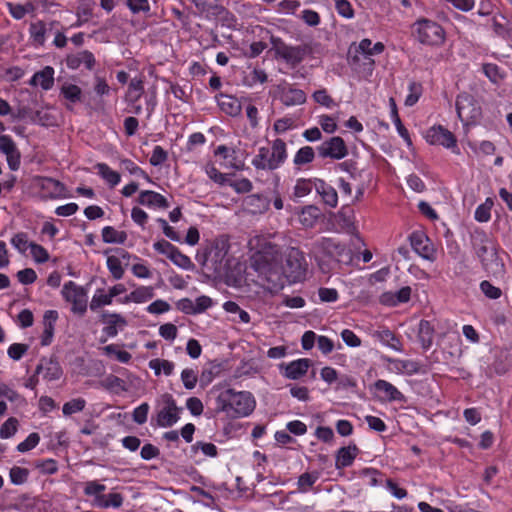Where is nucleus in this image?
<instances>
[{
	"label": "nucleus",
	"instance_id": "nucleus-1",
	"mask_svg": "<svg viewBox=\"0 0 512 512\" xmlns=\"http://www.w3.org/2000/svg\"><path fill=\"white\" fill-rule=\"evenodd\" d=\"M281 260L282 256L278 247L271 244L264 247L251 259L250 267L258 273L263 282L267 283V289L270 291L281 290L286 284L280 264Z\"/></svg>",
	"mask_w": 512,
	"mask_h": 512
},
{
	"label": "nucleus",
	"instance_id": "nucleus-2",
	"mask_svg": "<svg viewBox=\"0 0 512 512\" xmlns=\"http://www.w3.org/2000/svg\"><path fill=\"white\" fill-rule=\"evenodd\" d=\"M216 402L217 411L225 412L233 418L248 416L255 408L252 394L246 391L227 389L219 394Z\"/></svg>",
	"mask_w": 512,
	"mask_h": 512
},
{
	"label": "nucleus",
	"instance_id": "nucleus-3",
	"mask_svg": "<svg viewBox=\"0 0 512 512\" xmlns=\"http://www.w3.org/2000/svg\"><path fill=\"white\" fill-rule=\"evenodd\" d=\"M229 247L227 239L223 237L217 238L205 248L202 254H197V260L207 270L212 271L214 274L222 275L228 267L227 255Z\"/></svg>",
	"mask_w": 512,
	"mask_h": 512
},
{
	"label": "nucleus",
	"instance_id": "nucleus-4",
	"mask_svg": "<svg viewBox=\"0 0 512 512\" xmlns=\"http://www.w3.org/2000/svg\"><path fill=\"white\" fill-rule=\"evenodd\" d=\"M306 261L303 253L296 248H291L285 256L282 266L286 282L292 283L304 278Z\"/></svg>",
	"mask_w": 512,
	"mask_h": 512
},
{
	"label": "nucleus",
	"instance_id": "nucleus-5",
	"mask_svg": "<svg viewBox=\"0 0 512 512\" xmlns=\"http://www.w3.org/2000/svg\"><path fill=\"white\" fill-rule=\"evenodd\" d=\"M158 405L161 407L156 415L157 425L160 427L173 426L179 420V413L182 408L177 406L175 399L169 393L161 395Z\"/></svg>",
	"mask_w": 512,
	"mask_h": 512
},
{
	"label": "nucleus",
	"instance_id": "nucleus-6",
	"mask_svg": "<svg viewBox=\"0 0 512 512\" xmlns=\"http://www.w3.org/2000/svg\"><path fill=\"white\" fill-rule=\"evenodd\" d=\"M416 36L417 39L428 45H439L444 41V30L436 22L421 19L416 23Z\"/></svg>",
	"mask_w": 512,
	"mask_h": 512
},
{
	"label": "nucleus",
	"instance_id": "nucleus-7",
	"mask_svg": "<svg viewBox=\"0 0 512 512\" xmlns=\"http://www.w3.org/2000/svg\"><path fill=\"white\" fill-rule=\"evenodd\" d=\"M276 55L284 59L288 64L296 66L310 53L308 45L289 46L281 39H272Z\"/></svg>",
	"mask_w": 512,
	"mask_h": 512
},
{
	"label": "nucleus",
	"instance_id": "nucleus-8",
	"mask_svg": "<svg viewBox=\"0 0 512 512\" xmlns=\"http://www.w3.org/2000/svg\"><path fill=\"white\" fill-rule=\"evenodd\" d=\"M456 110L459 119L469 124L475 122L481 116V108L475 98L468 93H461L456 100Z\"/></svg>",
	"mask_w": 512,
	"mask_h": 512
},
{
	"label": "nucleus",
	"instance_id": "nucleus-9",
	"mask_svg": "<svg viewBox=\"0 0 512 512\" xmlns=\"http://www.w3.org/2000/svg\"><path fill=\"white\" fill-rule=\"evenodd\" d=\"M62 295L66 301L72 303V311L84 315L87 310L86 291L83 287L76 285L73 281L64 284Z\"/></svg>",
	"mask_w": 512,
	"mask_h": 512
},
{
	"label": "nucleus",
	"instance_id": "nucleus-10",
	"mask_svg": "<svg viewBox=\"0 0 512 512\" xmlns=\"http://www.w3.org/2000/svg\"><path fill=\"white\" fill-rule=\"evenodd\" d=\"M316 150L321 158H331L336 160H340L348 154L347 146L344 140L339 136H334L329 140L322 142Z\"/></svg>",
	"mask_w": 512,
	"mask_h": 512
},
{
	"label": "nucleus",
	"instance_id": "nucleus-11",
	"mask_svg": "<svg viewBox=\"0 0 512 512\" xmlns=\"http://www.w3.org/2000/svg\"><path fill=\"white\" fill-rule=\"evenodd\" d=\"M319 246L326 255L334 258L338 262L348 264L352 261L351 251L334 239L323 238Z\"/></svg>",
	"mask_w": 512,
	"mask_h": 512
},
{
	"label": "nucleus",
	"instance_id": "nucleus-12",
	"mask_svg": "<svg viewBox=\"0 0 512 512\" xmlns=\"http://www.w3.org/2000/svg\"><path fill=\"white\" fill-rule=\"evenodd\" d=\"M0 151L5 154L9 168L17 171L21 164V154L10 136H0Z\"/></svg>",
	"mask_w": 512,
	"mask_h": 512
},
{
	"label": "nucleus",
	"instance_id": "nucleus-13",
	"mask_svg": "<svg viewBox=\"0 0 512 512\" xmlns=\"http://www.w3.org/2000/svg\"><path fill=\"white\" fill-rule=\"evenodd\" d=\"M410 243L413 250L424 259L434 261L435 250L429 238L422 232H413L410 235Z\"/></svg>",
	"mask_w": 512,
	"mask_h": 512
},
{
	"label": "nucleus",
	"instance_id": "nucleus-14",
	"mask_svg": "<svg viewBox=\"0 0 512 512\" xmlns=\"http://www.w3.org/2000/svg\"><path fill=\"white\" fill-rule=\"evenodd\" d=\"M426 140L432 145H442L446 148L456 146L453 133L441 125L431 127L426 133Z\"/></svg>",
	"mask_w": 512,
	"mask_h": 512
},
{
	"label": "nucleus",
	"instance_id": "nucleus-15",
	"mask_svg": "<svg viewBox=\"0 0 512 512\" xmlns=\"http://www.w3.org/2000/svg\"><path fill=\"white\" fill-rule=\"evenodd\" d=\"M41 373L43 374V378L45 380L54 381L60 379L63 371L56 358L43 357L35 370V374L39 375Z\"/></svg>",
	"mask_w": 512,
	"mask_h": 512
},
{
	"label": "nucleus",
	"instance_id": "nucleus-16",
	"mask_svg": "<svg viewBox=\"0 0 512 512\" xmlns=\"http://www.w3.org/2000/svg\"><path fill=\"white\" fill-rule=\"evenodd\" d=\"M371 45L370 39H363L358 45L352 44L348 50V61L351 64H357L363 60H367L369 65L374 64V60L371 58Z\"/></svg>",
	"mask_w": 512,
	"mask_h": 512
},
{
	"label": "nucleus",
	"instance_id": "nucleus-17",
	"mask_svg": "<svg viewBox=\"0 0 512 512\" xmlns=\"http://www.w3.org/2000/svg\"><path fill=\"white\" fill-rule=\"evenodd\" d=\"M59 22L57 21H36L30 24L29 32L33 41L42 46L45 43L46 35H49L54 32V30L59 27Z\"/></svg>",
	"mask_w": 512,
	"mask_h": 512
},
{
	"label": "nucleus",
	"instance_id": "nucleus-18",
	"mask_svg": "<svg viewBox=\"0 0 512 512\" xmlns=\"http://www.w3.org/2000/svg\"><path fill=\"white\" fill-rule=\"evenodd\" d=\"M471 244L479 259L484 257L495 247L488 234L480 229L474 230L471 234Z\"/></svg>",
	"mask_w": 512,
	"mask_h": 512
},
{
	"label": "nucleus",
	"instance_id": "nucleus-19",
	"mask_svg": "<svg viewBox=\"0 0 512 512\" xmlns=\"http://www.w3.org/2000/svg\"><path fill=\"white\" fill-rule=\"evenodd\" d=\"M312 365V361L307 358H302L298 360H294L288 364H281L280 367L284 368L283 375L292 380H297L303 377L310 366Z\"/></svg>",
	"mask_w": 512,
	"mask_h": 512
},
{
	"label": "nucleus",
	"instance_id": "nucleus-20",
	"mask_svg": "<svg viewBox=\"0 0 512 512\" xmlns=\"http://www.w3.org/2000/svg\"><path fill=\"white\" fill-rule=\"evenodd\" d=\"M280 101L285 106L301 105L306 102V94L303 90L293 88L292 86H283L280 88Z\"/></svg>",
	"mask_w": 512,
	"mask_h": 512
},
{
	"label": "nucleus",
	"instance_id": "nucleus-21",
	"mask_svg": "<svg viewBox=\"0 0 512 512\" xmlns=\"http://www.w3.org/2000/svg\"><path fill=\"white\" fill-rule=\"evenodd\" d=\"M479 260L484 270L489 274L502 275L504 273V264L498 256L496 246Z\"/></svg>",
	"mask_w": 512,
	"mask_h": 512
},
{
	"label": "nucleus",
	"instance_id": "nucleus-22",
	"mask_svg": "<svg viewBox=\"0 0 512 512\" xmlns=\"http://www.w3.org/2000/svg\"><path fill=\"white\" fill-rule=\"evenodd\" d=\"M66 64L68 68L73 70L78 69L82 64H84L88 70H92L95 65V57L90 51L83 50L76 54L68 55Z\"/></svg>",
	"mask_w": 512,
	"mask_h": 512
},
{
	"label": "nucleus",
	"instance_id": "nucleus-23",
	"mask_svg": "<svg viewBox=\"0 0 512 512\" xmlns=\"http://www.w3.org/2000/svg\"><path fill=\"white\" fill-rule=\"evenodd\" d=\"M269 165L273 166L274 170L279 168L287 159L286 143L277 138L272 142L271 150L269 149Z\"/></svg>",
	"mask_w": 512,
	"mask_h": 512
},
{
	"label": "nucleus",
	"instance_id": "nucleus-24",
	"mask_svg": "<svg viewBox=\"0 0 512 512\" xmlns=\"http://www.w3.org/2000/svg\"><path fill=\"white\" fill-rule=\"evenodd\" d=\"M314 188L316 192L322 197L324 203L332 208L338 204L337 191L325 181L321 179L314 180Z\"/></svg>",
	"mask_w": 512,
	"mask_h": 512
},
{
	"label": "nucleus",
	"instance_id": "nucleus-25",
	"mask_svg": "<svg viewBox=\"0 0 512 512\" xmlns=\"http://www.w3.org/2000/svg\"><path fill=\"white\" fill-rule=\"evenodd\" d=\"M216 99L220 109L227 115L235 117L241 113V103L234 96L220 93Z\"/></svg>",
	"mask_w": 512,
	"mask_h": 512
},
{
	"label": "nucleus",
	"instance_id": "nucleus-26",
	"mask_svg": "<svg viewBox=\"0 0 512 512\" xmlns=\"http://www.w3.org/2000/svg\"><path fill=\"white\" fill-rule=\"evenodd\" d=\"M58 319V312L55 310H47L43 316L44 331L41 337V345L48 346L51 344L55 322Z\"/></svg>",
	"mask_w": 512,
	"mask_h": 512
},
{
	"label": "nucleus",
	"instance_id": "nucleus-27",
	"mask_svg": "<svg viewBox=\"0 0 512 512\" xmlns=\"http://www.w3.org/2000/svg\"><path fill=\"white\" fill-rule=\"evenodd\" d=\"M138 203L140 205L159 207L163 209L169 207V203L163 195L151 190L142 191L139 194Z\"/></svg>",
	"mask_w": 512,
	"mask_h": 512
},
{
	"label": "nucleus",
	"instance_id": "nucleus-28",
	"mask_svg": "<svg viewBox=\"0 0 512 512\" xmlns=\"http://www.w3.org/2000/svg\"><path fill=\"white\" fill-rule=\"evenodd\" d=\"M359 452L358 447L353 444L347 447H341L336 455L335 467L342 469L352 465L354 459L357 457Z\"/></svg>",
	"mask_w": 512,
	"mask_h": 512
},
{
	"label": "nucleus",
	"instance_id": "nucleus-29",
	"mask_svg": "<svg viewBox=\"0 0 512 512\" xmlns=\"http://www.w3.org/2000/svg\"><path fill=\"white\" fill-rule=\"evenodd\" d=\"M101 321L107 324L104 328V332L110 337L117 335V326L124 327L127 324L126 320L120 314L116 313H102Z\"/></svg>",
	"mask_w": 512,
	"mask_h": 512
},
{
	"label": "nucleus",
	"instance_id": "nucleus-30",
	"mask_svg": "<svg viewBox=\"0 0 512 512\" xmlns=\"http://www.w3.org/2000/svg\"><path fill=\"white\" fill-rule=\"evenodd\" d=\"M434 327L427 320H421L419 323L418 338L423 349L427 350L433 343Z\"/></svg>",
	"mask_w": 512,
	"mask_h": 512
},
{
	"label": "nucleus",
	"instance_id": "nucleus-31",
	"mask_svg": "<svg viewBox=\"0 0 512 512\" xmlns=\"http://www.w3.org/2000/svg\"><path fill=\"white\" fill-rule=\"evenodd\" d=\"M376 390L383 392L388 401H401L403 394L391 383L385 380H377L374 384Z\"/></svg>",
	"mask_w": 512,
	"mask_h": 512
},
{
	"label": "nucleus",
	"instance_id": "nucleus-32",
	"mask_svg": "<svg viewBox=\"0 0 512 512\" xmlns=\"http://www.w3.org/2000/svg\"><path fill=\"white\" fill-rule=\"evenodd\" d=\"M39 114V111H34L30 105L26 104L23 100H17L16 112L12 114V117L17 120L29 119L35 122Z\"/></svg>",
	"mask_w": 512,
	"mask_h": 512
},
{
	"label": "nucleus",
	"instance_id": "nucleus-33",
	"mask_svg": "<svg viewBox=\"0 0 512 512\" xmlns=\"http://www.w3.org/2000/svg\"><path fill=\"white\" fill-rule=\"evenodd\" d=\"M123 503V497L120 493H110L107 495H98L95 498L96 506L100 508H119Z\"/></svg>",
	"mask_w": 512,
	"mask_h": 512
},
{
	"label": "nucleus",
	"instance_id": "nucleus-34",
	"mask_svg": "<svg viewBox=\"0 0 512 512\" xmlns=\"http://www.w3.org/2000/svg\"><path fill=\"white\" fill-rule=\"evenodd\" d=\"M102 239L105 243L123 244L127 234L124 231H117L114 227L106 226L102 229Z\"/></svg>",
	"mask_w": 512,
	"mask_h": 512
},
{
	"label": "nucleus",
	"instance_id": "nucleus-35",
	"mask_svg": "<svg viewBox=\"0 0 512 512\" xmlns=\"http://www.w3.org/2000/svg\"><path fill=\"white\" fill-rule=\"evenodd\" d=\"M321 212L318 207L309 205L302 209L301 215H300V222L305 227H313L315 223L317 222Z\"/></svg>",
	"mask_w": 512,
	"mask_h": 512
},
{
	"label": "nucleus",
	"instance_id": "nucleus-36",
	"mask_svg": "<svg viewBox=\"0 0 512 512\" xmlns=\"http://www.w3.org/2000/svg\"><path fill=\"white\" fill-rule=\"evenodd\" d=\"M102 387L115 393L127 391L125 381L118 376L109 374L101 381Z\"/></svg>",
	"mask_w": 512,
	"mask_h": 512
},
{
	"label": "nucleus",
	"instance_id": "nucleus-37",
	"mask_svg": "<svg viewBox=\"0 0 512 512\" xmlns=\"http://www.w3.org/2000/svg\"><path fill=\"white\" fill-rule=\"evenodd\" d=\"M98 174L106 180L111 187L116 186L120 182V174L113 171L107 164L98 163L96 166Z\"/></svg>",
	"mask_w": 512,
	"mask_h": 512
},
{
	"label": "nucleus",
	"instance_id": "nucleus-38",
	"mask_svg": "<svg viewBox=\"0 0 512 512\" xmlns=\"http://www.w3.org/2000/svg\"><path fill=\"white\" fill-rule=\"evenodd\" d=\"M269 148L260 147L258 154L253 158L252 164L258 170H274L273 166H268L269 161Z\"/></svg>",
	"mask_w": 512,
	"mask_h": 512
},
{
	"label": "nucleus",
	"instance_id": "nucleus-39",
	"mask_svg": "<svg viewBox=\"0 0 512 512\" xmlns=\"http://www.w3.org/2000/svg\"><path fill=\"white\" fill-rule=\"evenodd\" d=\"M246 204L253 207V212H264L268 210L270 201L267 197L259 194L249 195L246 200Z\"/></svg>",
	"mask_w": 512,
	"mask_h": 512
},
{
	"label": "nucleus",
	"instance_id": "nucleus-40",
	"mask_svg": "<svg viewBox=\"0 0 512 512\" xmlns=\"http://www.w3.org/2000/svg\"><path fill=\"white\" fill-rule=\"evenodd\" d=\"M340 225L348 232L354 233L353 210L349 207H342L338 213Z\"/></svg>",
	"mask_w": 512,
	"mask_h": 512
},
{
	"label": "nucleus",
	"instance_id": "nucleus-41",
	"mask_svg": "<svg viewBox=\"0 0 512 512\" xmlns=\"http://www.w3.org/2000/svg\"><path fill=\"white\" fill-rule=\"evenodd\" d=\"M315 158L314 149L310 146L300 148L294 156V164L297 166L311 163Z\"/></svg>",
	"mask_w": 512,
	"mask_h": 512
},
{
	"label": "nucleus",
	"instance_id": "nucleus-42",
	"mask_svg": "<svg viewBox=\"0 0 512 512\" xmlns=\"http://www.w3.org/2000/svg\"><path fill=\"white\" fill-rule=\"evenodd\" d=\"M149 367L154 370L156 375H160L161 371L165 375H171L174 370V364L164 359H152L149 362Z\"/></svg>",
	"mask_w": 512,
	"mask_h": 512
},
{
	"label": "nucleus",
	"instance_id": "nucleus-43",
	"mask_svg": "<svg viewBox=\"0 0 512 512\" xmlns=\"http://www.w3.org/2000/svg\"><path fill=\"white\" fill-rule=\"evenodd\" d=\"M112 300L113 299L110 297L109 293L105 294L104 290L98 289L92 297L89 306L92 311H97L99 308L105 305H110Z\"/></svg>",
	"mask_w": 512,
	"mask_h": 512
},
{
	"label": "nucleus",
	"instance_id": "nucleus-44",
	"mask_svg": "<svg viewBox=\"0 0 512 512\" xmlns=\"http://www.w3.org/2000/svg\"><path fill=\"white\" fill-rule=\"evenodd\" d=\"M39 85L44 90H49L54 84V69L51 66L44 67L41 71H38Z\"/></svg>",
	"mask_w": 512,
	"mask_h": 512
},
{
	"label": "nucleus",
	"instance_id": "nucleus-45",
	"mask_svg": "<svg viewBox=\"0 0 512 512\" xmlns=\"http://www.w3.org/2000/svg\"><path fill=\"white\" fill-rule=\"evenodd\" d=\"M61 94L70 102L76 103L81 100L82 91L77 85L66 83L61 87Z\"/></svg>",
	"mask_w": 512,
	"mask_h": 512
},
{
	"label": "nucleus",
	"instance_id": "nucleus-46",
	"mask_svg": "<svg viewBox=\"0 0 512 512\" xmlns=\"http://www.w3.org/2000/svg\"><path fill=\"white\" fill-rule=\"evenodd\" d=\"M144 91L143 82L139 79H132L127 91V100L134 103L139 100Z\"/></svg>",
	"mask_w": 512,
	"mask_h": 512
},
{
	"label": "nucleus",
	"instance_id": "nucleus-47",
	"mask_svg": "<svg viewBox=\"0 0 512 512\" xmlns=\"http://www.w3.org/2000/svg\"><path fill=\"white\" fill-rule=\"evenodd\" d=\"M154 297V289L151 286H141L132 291L131 299L135 303H144Z\"/></svg>",
	"mask_w": 512,
	"mask_h": 512
},
{
	"label": "nucleus",
	"instance_id": "nucleus-48",
	"mask_svg": "<svg viewBox=\"0 0 512 512\" xmlns=\"http://www.w3.org/2000/svg\"><path fill=\"white\" fill-rule=\"evenodd\" d=\"M86 406V401L83 398H75L63 405L62 411L65 416H70L74 413L83 411Z\"/></svg>",
	"mask_w": 512,
	"mask_h": 512
},
{
	"label": "nucleus",
	"instance_id": "nucleus-49",
	"mask_svg": "<svg viewBox=\"0 0 512 512\" xmlns=\"http://www.w3.org/2000/svg\"><path fill=\"white\" fill-rule=\"evenodd\" d=\"M169 259L180 268L189 270L193 267V263L190 258L184 255L177 247Z\"/></svg>",
	"mask_w": 512,
	"mask_h": 512
},
{
	"label": "nucleus",
	"instance_id": "nucleus-50",
	"mask_svg": "<svg viewBox=\"0 0 512 512\" xmlns=\"http://www.w3.org/2000/svg\"><path fill=\"white\" fill-rule=\"evenodd\" d=\"M29 471L26 468L14 466L10 469V480L15 485H21L27 481Z\"/></svg>",
	"mask_w": 512,
	"mask_h": 512
},
{
	"label": "nucleus",
	"instance_id": "nucleus-51",
	"mask_svg": "<svg viewBox=\"0 0 512 512\" xmlns=\"http://www.w3.org/2000/svg\"><path fill=\"white\" fill-rule=\"evenodd\" d=\"M107 267L115 279H121L124 275V269L119 257L109 256L107 258Z\"/></svg>",
	"mask_w": 512,
	"mask_h": 512
},
{
	"label": "nucleus",
	"instance_id": "nucleus-52",
	"mask_svg": "<svg viewBox=\"0 0 512 512\" xmlns=\"http://www.w3.org/2000/svg\"><path fill=\"white\" fill-rule=\"evenodd\" d=\"M18 426V420L14 417L8 418L0 428V437L2 439H7L12 437L16 431Z\"/></svg>",
	"mask_w": 512,
	"mask_h": 512
},
{
	"label": "nucleus",
	"instance_id": "nucleus-53",
	"mask_svg": "<svg viewBox=\"0 0 512 512\" xmlns=\"http://www.w3.org/2000/svg\"><path fill=\"white\" fill-rule=\"evenodd\" d=\"M318 480V473H303L298 479V488L301 492H307Z\"/></svg>",
	"mask_w": 512,
	"mask_h": 512
},
{
	"label": "nucleus",
	"instance_id": "nucleus-54",
	"mask_svg": "<svg viewBox=\"0 0 512 512\" xmlns=\"http://www.w3.org/2000/svg\"><path fill=\"white\" fill-rule=\"evenodd\" d=\"M29 248L31 250V255L34 258V260L38 263H44L49 260V254L47 250L34 242H31L29 244Z\"/></svg>",
	"mask_w": 512,
	"mask_h": 512
},
{
	"label": "nucleus",
	"instance_id": "nucleus-55",
	"mask_svg": "<svg viewBox=\"0 0 512 512\" xmlns=\"http://www.w3.org/2000/svg\"><path fill=\"white\" fill-rule=\"evenodd\" d=\"M181 380L186 389L191 390L196 386L198 375L193 369H184L181 373Z\"/></svg>",
	"mask_w": 512,
	"mask_h": 512
},
{
	"label": "nucleus",
	"instance_id": "nucleus-56",
	"mask_svg": "<svg viewBox=\"0 0 512 512\" xmlns=\"http://www.w3.org/2000/svg\"><path fill=\"white\" fill-rule=\"evenodd\" d=\"M314 187V181L307 179H299L294 187V195L296 197H304L308 195Z\"/></svg>",
	"mask_w": 512,
	"mask_h": 512
},
{
	"label": "nucleus",
	"instance_id": "nucleus-57",
	"mask_svg": "<svg viewBox=\"0 0 512 512\" xmlns=\"http://www.w3.org/2000/svg\"><path fill=\"white\" fill-rule=\"evenodd\" d=\"M31 242L28 241V235L24 232L15 234L11 239V244L20 252L24 253Z\"/></svg>",
	"mask_w": 512,
	"mask_h": 512
},
{
	"label": "nucleus",
	"instance_id": "nucleus-58",
	"mask_svg": "<svg viewBox=\"0 0 512 512\" xmlns=\"http://www.w3.org/2000/svg\"><path fill=\"white\" fill-rule=\"evenodd\" d=\"M482 293L490 299H498L502 295L500 288L492 285L489 281L484 280L480 283Z\"/></svg>",
	"mask_w": 512,
	"mask_h": 512
},
{
	"label": "nucleus",
	"instance_id": "nucleus-59",
	"mask_svg": "<svg viewBox=\"0 0 512 512\" xmlns=\"http://www.w3.org/2000/svg\"><path fill=\"white\" fill-rule=\"evenodd\" d=\"M380 338H381L382 342H384L386 345H388L392 349L397 350V351L401 349V343H400L399 339L390 330H388V329L383 330L380 333Z\"/></svg>",
	"mask_w": 512,
	"mask_h": 512
},
{
	"label": "nucleus",
	"instance_id": "nucleus-60",
	"mask_svg": "<svg viewBox=\"0 0 512 512\" xmlns=\"http://www.w3.org/2000/svg\"><path fill=\"white\" fill-rule=\"evenodd\" d=\"M126 4L133 14L148 13L150 5L148 0H126Z\"/></svg>",
	"mask_w": 512,
	"mask_h": 512
},
{
	"label": "nucleus",
	"instance_id": "nucleus-61",
	"mask_svg": "<svg viewBox=\"0 0 512 512\" xmlns=\"http://www.w3.org/2000/svg\"><path fill=\"white\" fill-rule=\"evenodd\" d=\"M28 348L29 347L26 344L14 343L9 346L7 353L11 359L18 361L28 351Z\"/></svg>",
	"mask_w": 512,
	"mask_h": 512
},
{
	"label": "nucleus",
	"instance_id": "nucleus-62",
	"mask_svg": "<svg viewBox=\"0 0 512 512\" xmlns=\"http://www.w3.org/2000/svg\"><path fill=\"white\" fill-rule=\"evenodd\" d=\"M315 102L318 104L325 106L327 108H330L334 105V100L332 97L327 93L326 89H320L313 93L312 95Z\"/></svg>",
	"mask_w": 512,
	"mask_h": 512
},
{
	"label": "nucleus",
	"instance_id": "nucleus-63",
	"mask_svg": "<svg viewBox=\"0 0 512 512\" xmlns=\"http://www.w3.org/2000/svg\"><path fill=\"white\" fill-rule=\"evenodd\" d=\"M40 436L38 433H31L23 442L19 443L17 446V450L19 452H27L39 443Z\"/></svg>",
	"mask_w": 512,
	"mask_h": 512
},
{
	"label": "nucleus",
	"instance_id": "nucleus-64",
	"mask_svg": "<svg viewBox=\"0 0 512 512\" xmlns=\"http://www.w3.org/2000/svg\"><path fill=\"white\" fill-rule=\"evenodd\" d=\"M168 158V153L161 147L155 146L150 158V164L152 166L162 165Z\"/></svg>",
	"mask_w": 512,
	"mask_h": 512
}]
</instances>
